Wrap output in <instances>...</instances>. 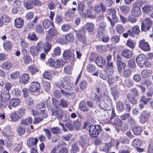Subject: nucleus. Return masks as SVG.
<instances>
[{
    "label": "nucleus",
    "instance_id": "nucleus-62",
    "mask_svg": "<svg viewBox=\"0 0 153 153\" xmlns=\"http://www.w3.org/2000/svg\"><path fill=\"white\" fill-rule=\"evenodd\" d=\"M51 131L53 134H60L61 132V129L57 127L52 128Z\"/></svg>",
    "mask_w": 153,
    "mask_h": 153
},
{
    "label": "nucleus",
    "instance_id": "nucleus-51",
    "mask_svg": "<svg viewBox=\"0 0 153 153\" xmlns=\"http://www.w3.org/2000/svg\"><path fill=\"white\" fill-rule=\"evenodd\" d=\"M61 51L60 48L57 47L53 50V53L52 54L53 56H56L60 55L61 54Z\"/></svg>",
    "mask_w": 153,
    "mask_h": 153
},
{
    "label": "nucleus",
    "instance_id": "nucleus-15",
    "mask_svg": "<svg viewBox=\"0 0 153 153\" xmlns=\"http://www.w3.org/2000/svg\"><path fill=\"white\" fill-rule=\"evenodd\" d=\"M128 32L131 35V36L134 37V35H138L140 32V29L139 27L137 25L134 26L131 29L128 30Z\"/></svg>",
    "mask_w": 153,
    "mask_h": 153
},
{
    "label": "nucleus",
    "instance_id": "nucleus-1",
    "mask_svg": "<svg viewBox=\"0 0 153 153\" xmlns=\"http://www.w3.org/2000/svg\"><path fill=\"white\" fill-rule=\"evenodd\" d=\"M88 131L91 137L94 138H97L102 131V128L100 125H91L89 126Z\"/></svg>",
    "mask_w": 153,
    "mask_h": 153
},
{
    "label": "nucleus",
    "instance_id": "nucleus-47",
    "mask_svg": "<svg viewBox=\"0 0 153 153\" xmlns=\"http://www.w3.org/2000/svg\"><path fill=\"white\" fill-rule=\"evenodd\" d=\"M11 93L15 97H19L21 94L20 90L18 88H14L11 91Z\"/></svg>",
    "mask_w": 153,
    "mask_h": 153
},
{
    "label": "nucleus",
    "instance_id": "nucleus-4",
    "mask_svg": "<svg viewBox=\"0 0 153 153\" xmlns=\"http://www.w3.org/2000/svg\"><path fill=\"white\" fill-rule=\"evenodd\" d=\"M99 106L100 108L105 110L108 111L112 108V103L111 100L106 101L104 102H100Z\"/></svg>",
    "mask_w": 153,
    "mask_h": 153
},
{
    "label": "nucleus",
    "instance_id": "nucleus-64",
    "mask_svg": "<svg viewBox=\"0 0 153 153\" xmlns=\"http://www.w3.org/2000/svg\"><path fill=\"white\" fill-rule=\"evenodd\" d=\"M73 125L75 128L78 130L80 128L81 124L78 120H77L74 121Z\"/></svg>",
    "mask_w": 153,
    "mask_h": 153
},
{
    "label": "nucleus",
    "instance_id": "nucleus-27",
    "mask_svg": "<svg viewBox=\"0 0 153 153\" xmlns=\"http://www.w3.org/2000/svg\"><path fill=\"white\" fill-rule=\"evenodd\" d=\"M95 62L100 67L102 68L105 64V61L102 57H97L95 59Z\"/></svg>",
    "mask_w": 153,
    "mask_h": 153
},
{
    "label": "nucleus",
    "instance_id": "nucleus-17",
    "mask_svg": "<svg viewBox=\"0 0 153 153\" xmlns=\"http://www.w3.org/2000/svg\"><path fill=\"white\" fill-rule=\"evenodd\" d=\"M38 142L37 138L30 137L27 140V145L30 147L36 146Z\"/></svg>",
    "mask_w": 153,
    "mask_h": 153
},
{
    "label": "nucleus",
    "instance_id": "nucleus-26",
    "mask_svg": "<svg viewBox=\"0 0 153 153\" xmlns=\"http://www.w3.org/2000/svg\"><path fill=\"white\" fill-rule=\"evenodd\" d=\"M118 60L116 62V65L118 67V69L120 72L122 68H124L126 66L125 64L121 61L120 60V56H118Z\"/></svg>",
    "mask_w": 153,
    "mask_h": 153
},
{
    "label": "nucleus",
    "instance_id": "nucleus-63",
    "mask_svg": "<svg viewBox=\"0 0 153 153\" xmlns=\"http://www.w3.org/2000/svg\"><path fill=\"white\" fill-rule=\"evenodd\" d=\"M131 73V71L129 69H125L123 73V75L124 77H127L130 76Z\"/></svg>",
    "mask_w": 153,
    "mask_h": 153
},
{
    "label": "nucleus",
    "instance_id": "nucleus-7",
    "mask_svg": "<svg viewBox=\"0 0 153 153\" xmlns=\"http://www.w3.org/2000/svg\"><path fill=\"white\" fill-rule=\"evenodd\" d=\"M0 97L2 102H6L8 101L11 97L9 92L5 90L1 92Z\"/></svg>",
    "mask_w": 153,
    "mask_h": 153
},
{
    "label": "nucleus",
    "instance_id": "nucleus-24",
    "mask_svg": "<svg viewBox=\"0 0 153 153\" xmlns=\"http://www.w3.org/2000/svg\"><path fill=\"white\" fill-rule=\"evenodd\" d=\"M42 25L45 29L48 28L51 25L53 26V22L49 20L46 19L42 21Z\"/></svg>",
    "mask_w": 153,
    "mask_h": 153
},
{
    "label": "nucleus",
    "instance_id": "nucleus-8",
    "mask_svg": "<svg viewBox=\"0 0 153 153\" xmlns=\"http://www.w3.org/2000/svg\"><path fill=\"white\" fill-rule=\"evenodd\" d=\"M150 113L148 111L143 110L141 114V117L140 118V122L142 123H144L146 121V120L149 118Z\"/></svg>",
    "mask_w": 153,
    "mask_h": 153
},
{
    "label": "nucleus",
    "instance_id": "nucleus-11",
    "mask_svg": "<svg viewBox=\"0 0 153 153\" xmlns=\"http://www.w3.org/2000/svg\"><path fill=\"white\" fill-rule=\"evenodd\" d=\"M116 11L114 9H109L107 12V18L109 19V18H112L115 21H117L118 18L116 16Z\"/></svg>",
    "mask_w": 153,
    "mask_h": 153
},
{
    "label": "nucleus",
    "instance_id": "nucleus-54",
    "mask_svg": "<svg viewBox=\"0 0 153 153\" xmlns=\"http://www.w3.org/2000/svg\"><path fill=\"white\" fill-rule=\"evenodd\" d=\"M117 109L119 111H122L124 109L123 104L120 101H118L116 104Z\"/></svg>",
    "mask_w": 153,
    "mask_h": 153
},
{
    "label": "nucleus",
    "instance_id": "nucleus-14",
    "mask_svg": "<svg viewBox=\"0 0 153 153\" xmlns=\"http://www.w3.org/2000/svg\"><path fill=\"white\" fill-rule=\"evenodd\" d=\"M63 56L65 59H70L72 61H74L75 59L74 53L68 50H65L64 52Z\"/></svg>",
    "mask_w": 153,
    "mask_h": 153
},
{
    "label": "nucleus",
    "instance_id": "nucleus-44",
    "mask_svg": "<svg viewBox=\"0 0 153 153\" xmlns=\"http://www.w3.org/2000/svg\"><path fill=\"white\" fill-rule=\"evenodd\" d=\"M124 83L125 85L128 88L132 87L134 85V82L130 78L126 79L125 80Z\"/></svg>",
    "mask_w": 153,
    "mask_h": 153
},
{
    "label": "nucleus",
    "instance_id": "nucleus-30",
    "mask_svg": "<svg viewBox=\"0 0 153 153\" xmlns=\"http://www.w3.org/2000/svg\"><path fill=\"white\" fill-rule=\"evenodd\" d=\"M152 74V71L149 69L143 70L141 72V74L142 76L144 78H147L150 76Z\"/></svg>",
    "mask_w": 153,
    "mask_h": 153
},
{
    "label": "nucleus",
    "instance_id": "nucleus-57",
    "mask_svg": "<svg viewBox=\"0 0 153 153\" xmlns=\"http://www.w3.org/2000/svg\"><path fill=\"white\" fill-rule=\"evenodd\" d=\"M66 39L69 42H72L74 39V36L72 33H69L65 36Z\"/></svg>",
    "mask_w": 153,
    "mask_h": 153
},
{
    "label": "nucleus",
    "instance_id": "nucleus-21",
    "mask_svg": "<svg viewBox=\"0 0 153 153\" xmlns=\"http://www.w3.org/2000/svg\"><path fill=\"white\" fill-rule=\"evenodd\" d=\"M20 103V101L17 98H12L9 101V104L13 107H16L18 106Z\"/></svg>",
    "mask_w": 153,
    "mask_h": 153
},
{
    "label": "nucleus",
    "instance_id": "nucleus-38",
    "mask_svg": "<svg viewBox=\"0 0 153 153\" xmlns=\"http://www.w3.org/2000/svg\"><path fill=\"white\" fill-rule=\"evenodd\" d=\"M142 127L139 126H135L132 129L133 132L134 134L136 135L140 134L142 131Z\"/></svg>",
    "mask_w": 153,
    "mask_h": 153
},
{
    "label": "nucleus",
    "instance_id": "nucleus-22",
    "mask_svg": "<svg viewBox=\"0 0 153 153\" xmlns=\"http://www.w3.org/2000/svg\"><path fill=\"white\" fill-rule=\"evenodd\" d=\"M24 25V20L23 19L19 18H16L14 21V25L18 28L22 27Z\"/></svg>",
    "mask_w": 153,
    "mask_h": 153
},
{
    "label": "nucleus",
    "instance_id": "nucleus-48",
    "mask_svg": "<svg viewBox=\"0 0 153 153\" xmlns=\"http://www.w3.org/2000/svg\"><path fill=\"white\" fill-rule=\"evenodd\" d=\"M118 140L122 144H128L129 142L128 139L124 136L120 137Z\"/></svg>",
    "mask_w": 153,
    "mask_h": 153
},
{
    "label": "nucleus",
    "instance_id": "nucleus-34",
    "mask_svg": "<svg viewBox=\"0 0 153 153\" xmlns=\"http://www.w3.org/2000/svg\"><path fill=\"white\" fill-rule=\"evenodd\" d=\"M111 123L113 125L121 127L122 125V121L119 118H116L114 120H111Z\"/></svg>",
    "mask_w": 153,
    "mask_h": 153
},
{
    "label": "nucleus",
    "instance_id": "nucleus-9",
    "mask_svg": "<svg viewBox=\"0 0 153 153\" xmlns=\"http://www.w3.org/2000/svg\"><path fill=\"white\" fill-rule=\"evenodd\" d=\"M144 12L147 13L153 18V6L149 4H145L142 8Z\"/></svg>",
    "mask_w": 153,
    "mask_h": 153
},
{
    "label": "nucleus",
    "instance_id": "nucleus-12",
    "mask_svg": "<svg viewBox=\"0 0 153 153\" xmlns=\"http://www.w3.org/2000/svg\"><path fill=\"white\" fill-rule=\"evenodd\" d=\"M106 26V23L104 22H101L99 24L97 31L98 35L100 36L102 33H104Z\"/></svg>",
    "mask_w": 153,
    "mask_h": 153
},
{
    "label": "nucleus",
    "instance_id": "nucleus-49",
    "mask_svg": "<svg viewBox=\"0 0 153 153\" xmlns=\"http://www.w3.org/2000/svg\"><path fill=\"white\" fill-rule=\"evenodd\" d=\"M51 27L48 31V34L51 36H55L56 31L54 26Z\"/></svg>",
    "mask_w": 153,
    "mask_h": 153
},
{
    "label": "nucleus",
    "instance_id": "nucleus-43",
    "mask_svg": "<svg viewBox=\"0 0 153 153\" xmlns=\"http://www.w3.org/2000/svg\"><path fill=\"white\" fill-rule=\"evenodd\" d=\"M87 70L89 73H92L96 70V67L92 64H88L87 67Z\"/></svg>",
    "mask_w": 153,
    "mask_h": 153
},
{
    "label": "nucleus",
    "instance_id": "nucleus-58",
    "mask_svg": "<svg viewBox=\"0 0 153 153\" xmlns=\"http://www.w3.org/2000/svg\"><path fill=\"white\" fill-rule=\"evenodd\" d=\"M85 27L86 29L89 32H92L93 30V24L91 23H88L86 24Z\"/></svg>",
    "mask_w": 153,
    "mask_h": 153
},
{
    "label": "nucleus",
    "instance_id": "nucleus-5",
    "mask_svg": "<svg viewBox=\"0 0 153 153\" xmlns=\"http://www.w3.org/2000/svg\"><path fill=\"white\" fill-rule=\"evenodd\" d=\"M85 35V32L83 30H79L76 32V35L78 39L83 44L86 43V39Z\"/></svg>",
    "mask_w": 153,
    "mask_h": 153
},
{
    "label": "nucleus",
    "instance_id": "nucleus-28",
    "mask_svg": "<svg viewBox=\"0 0 153 153\" xmlns=\"http://www.w3.org/2000/svg\"><path fill=\"white\" fill-rule=\"evenodd\" d=\"M122 56L126 59H128L131 57L132 55V52L131 51L125 49L123 50L122 52Z\"/></svg>",
    "mask_w": 153,
    "mask_h": 153
},
{
    "label": "nucleus",
    "instance_id": "nucleus-29",
    "mask_svg": "<svg viewBox=\"0 0 153 153\" xmlns=\"http://www.w3.org/2000/svg\"><path fill=\"white\" fill-rule=\"evenodd\" d=\"M79 106L80 109L83 111L86 112L89 111V107L84 101H81L79 103Z\"/></svg>",
    "mask_w": 153,
    "mask_h": 153
},
{
    "label": "nucleus",
    "instance_id": "nucleus-60",
    "mask_svg": "<svg viewBox=\"0 0 153 153\" xmlns=\"http://www.w3.org/2000/svg\"><path fill=\"white\" fill-rule=\"evenodd\" d=\"M35 30L36 31L39 33L41 34L44 31L43 27L40 25H38L36 27Z\"/></svg>",
    "mask_w": 153,
    "mask_h": 153
},
{
    "label": "nucleus",
    "instance_id": "nucleus-41",
    "mask_svg": "<svg viewBox=\"0 0 153 153\" xmlns=\"http://www.w3.org/2000/svg\"><path fill=\"white\" fill-rule=\"evenodd\" d=\"M4 135L7 137L12 136L13 135V132L10 128H6L4 130Z\"/></svg>",
    "mask_w": 153,
    "mask_h": 153
},
{
    "label": "nucleus",
    "instance_id": "nucleus-52",
    "mask_svg": "<svg viewBox=\"0 0 153 153\" xmlns=\"http://www.w3.org/2000/svg\"><path fill=\"white\" fill-rule=\"evenodd\" d=\"M78 10L80 13H82L83 12L85 8V5L82 2H80L78 4Z\"/></svg>",
    "mask_w": 153,
    "mask_h": 153
},
{
    "label": "nucleus",
    "instance_id": "nucleus-35",
    "mask_svg": "<svg viewBox=\"0 0 153 153\" xmlns=\"http://www.w3.org/2000/svg\"><path fill=\"white\" fill-rule=\"evenodd\" d=\"M34 5V0H26L24 6L27 9H32Z\"/></svg>",
    "mask_w": 153,
    "mask_h": 153
},
{
    "label": "nucleus",
    "instance_id": "nucleus-3",
    "mask_svg": "<svg viewBox=\"0 0 153 153\" xmlns=\"http://www.w3.org/2000/svg\"><path fill=\"white\" fill-rule=\"evenodd\" d=\"M144 22L141 23V27L142 31H146L150 29L152 25V22L149 18H146L144 20Z\"/></svg>",
    "mask_w": 153,
    "mask_h": 153
},
{
    "label": "nucleus",
    "instance_id": "nucleus-39",
    "mask_svg": "<svg viewBox=\"0 0 153 153\" xmlns=\"http://www.w3.org/2000/svg\"><path fill=\"white\" fill-rule=\"evenodd\" d=\"M121 13L124 14L128 13L130 11L129 7L125 5H122L120 7Z\"/></svg>",
    "mask_w": 153,
    "mask_h": 153
},
{
    "label": "nucleus",
    "instance_id": "nucleus-2",
    "mask_svg": "<svg viewBox=\"0 0 153 153\" xmlns=\"http://www.w3.org/2000/svg\"><path fill=\"white\" fill-rule=\"evenodd\" d=\"M42 44L41 42H39L36 46H31L30 49V51L31 55L33 56H36L39 52L42 50Z\"/></svg>",
    "mask_w": 153,
    "mask_h": 153
},
{
    "label": "nucleus",
    "instance_id": "nucleus-20",
    "mask_svg": "<svg viewBox=\"0 0 153 153\" xmlns=\"http://www.w3.org/2000/svg\"><path fill=\"white\" fill-rule=\"evenodd\" d=\"M61 92L62 94L65 96V97L68 99H71L74 98L75 96V93L71 92H70L65 91L62 89H61Z\"/></svg>",
    "mask_w": 153,
    "mask_h": 153
},
{
    "label": "nucleus",
    "instance_id": "nucleus-53",
    "mask_svg": "<svg viewBox=\"0 0 153 153\" xmlns=\"http://www.w3.org/2000/svg\"><path fill=\"white\" fill-rule=\"evenodd\" d=\"M46 104L45 102H40L38 103L36 106L35 108L37 110H40L41 109H45V106Z\"/></svg>",
    "mask_w": 153,
    "mask_h": 153
},
{
    "label": "nucleus",
    "instance_id": "nucleus-25",
    "mask_svg": "<svg viewBox=\"0 0 153 153\" xmlns=\"http://www.w3.org/2000/svg\"><path fill=\"white\" fill-rule=\"evenodd\" d=\"M19 117V115L18 114L17 112L15 111L11 113L10 115L9 116L10 120L13 122L16 121L18 120Z\"/></svg>",
    "mask_w": 153,
    "mask_h": 153
},
{
    "label": "nucleus",
    "instance_id": "nucleus-13",
    "mask_svg": "<svg viewBox=\"0 0 153 153\" xmlns=\"http://www.w3.org/2000/svg\"><path fill=\"white\" fill-rule=\"evenodd\" d=\"M132 15L134 17H139L142 14L140 9L138 6H135L133 7L131 10Z\"/></svg>",
    "mask_w": 153,
    "mask_h": 153
},
{
    "label": "nucleus",
    "instance_id": "nucleus-16",
    "mask_svg": "<svg viewBox=\"0 0 153 153\" xmlns=\"http://www.w3.org/2000/svg\"><path fill=\"white\" fill-rule=\"evenodd\" d=\"M40 85L36 82H33L31 83L29 87V90L32 92L38 91L40 89Z\"/></svg>",
    "mask_w": 153,
    "mask_h": 153
},
{
    "label": "nucleus",
    "instance_id": "nucleus-6",
    "mask_svg": "<svg viewBox=\"0 0 153 153\" xmlns=\"http://www.w3.org/2000/svg\"><path fill=\"white\" fill-rule=\"evenodd\" d=\"M146 60V56L144 54H140L136 58V62L140 67H142L143 66Z\"/></svg>",
    "mask_w": 153,
    "mask_h": 153
},
{
    "label": "nucleus",
    "instance_id": "nucleus-10",
    "mask_svg": "<svg viewBox=\"0 0 153 153\" xmlns=\"http://www.w3.org/2000/svg\"><path fill=\"white\" fill-rule=\"evenodd\" d=\"M139 46L140 48L145 51H149L150 48L148 43L144 40H142L139 42Z\"/></svg>",
    "mask_w": 153,
    "mask_h": 153
},
{
    "label": "nucleus",
    "instance_id": "nucleus-46",
    "mask_svg": "<svg viewBox=\"0 0 153 153\" xmlns=\"http://www.w3.org/2000/svg\"><path fill=\"white\" fill-rule=\"evenodd\" d=\"M88 86L87 82L85 80H83L81 81L79 84V87L81 91H82L86 89Z\"/></svg>",
    "mask_w": 153,
    "mask_h": 153
},
{
    "label": "nucleus",
    "instance_id": "nucleus-23",
    "mask_svg": "<svg viewBox=\"0 0 153 153\" xmlns=\"http://www.w3.org/2000/svg\"><path fill=\"white\" fill-rule=\"evenodd\" d=\"M12 63L10 61H5L1 65V67L3 69L5 70H8L12 67Z\"/></svg>",
    "mask_w": 153,
    "mask_h": 153
},
{
    "label": "nucleus",
    "instance_id": "nucleus-61",
    "mask_svg": "<svg viewBox=\"0 0 153 153\" xmlns=\"http://www.w3.org/2000/svg\"><path fill=\"white\" fill-rule=\"evenodd\" d=\"M51 73L48 71H45L43 74V77L45 79L50 80L52 79Z\"/></svg>",
    "mask_w": 153,
    "mask_h": 153
},
{
    "label": "nucleus",
    "instance_id": "nucleus-33",
    "mask_svg": "<svg viewBox=\"0 0 153 153\" xmlns=\"http://www.w3.org/2000/svg\"><path fill=\"white\" fill-rule=\"evenodd\" d=\"M89 99L93 100H95L97 102L100 101V98L97 94L93 92H91L88 96Z\"/></svg>",
    "mask_w": 153,
    "mask_h": 153
},
{
    "label": "nucleus",
    "instance_id": "nucleus-19",
    "mask_svg": "<svg viewBox=\"0 0 153 153\" xmlns=\"http://www.w3.org/2000/svg\"><path fill=\"white\" fill-rule=\"evenodd\" d=\"M94 9L95 11L97 13H99L101 11L102 12H105L106 10V7L102 3L95 6Z\"/></svg>",
    "mask_w": 153,
    "mask_h": 153
},
{
    "label": "nucleus",
    "instance_id": "nucleus-32",
    "mask_svg": "<svg viewBox=\"0 0 153 153\" xmlns=\"http://www.w3.org/2000/svg\"><path fill=\"white\" fill-rule=\"evenodd\" d=\"M114 66L112 62H108L107 63L106 66V70L110 74H112L114 72Z\"/></svg>",
    "mask_w": 153,
    "mask_h": 153
},
{
    "label": "nucleus",
    "instance_id": "nucleus-59",
    "mask_svg": "<svg viewBox=\"0 0 153 153\" xmlns=\"http://www.w3.org/2000/svg\"><path fill=\"white\" fill-rule=\"evenodd\" d=\"M79 151V148L76 143H74L73 145L71 150V153H76Z\"/></svg>",
    "mask_w": 153,
    "mask_h": 153
},
{
    "label": "nucleus",
    "instance_id": "nucleus-18",
    "mask_svg": "<svg viewBox=\"0 0 153 153\" xmlns=\"http://www.w3.org/2000/svg\"><path fill=\"white\" fill-rule=\"evenodd\" d=\"M30 79V76L27 74H24L20 76L19 78L20 83L22 84H26Z\"/></svg>",
    "mask_w": 153,
    "mask_h": 153
},
{
    "label": "nucleus",
    "instance_id": "nucleus-40",
    "mask_svg": "<svg viewBox=\"0 0 153 153\" xmlns=\"http://www.w3.org/2000/svg\"><path fill=\"white\" fill-rule=\"evenodd\" d=\"M142 143V141L138 139L134 140L132 142L133 146L136 148L140 146Z\"/></svg>",
    "mask_w": 153,
    "mask_h": 153
},
{
    "label": "nucleus",
    "instance_id": "nucleus-50",
    "mask_svg": "<svg viewBox=\"0 0 153 153\" xmlns=\"http://www.w3.org/2000/svg\"><path fill=\"white\" fill-rule=\"evenodd\" d=\"M51 46L50 44L47 42L44 44V52L46 53L48 52L51 50Z\"/></svg>",
    "mask_w": 153,
    "mask_h": 153
},
{
    "label": "nucleus",
    "instance_id": "nucleus-56",
    "mask_svg": "<svg viewBox=\"0 0 153 153\" xmlns=\"http://www.w3.org/2000/svg\"><path fill=\"white\" fill-rule=\"evenodd\" d=\"M32 119L30 117H28L25 119H23L21 121V123L24 125L27 124L28 123H31L32 122Z\"/></svg>",
    "mask_w": 153,
    "mask_h": 153
},
{
    "label": "nucleus",
    "instance_id": "nucleus-55",
    "mask_svg": "<svg viewBox=\"0 0 153 153\" xmlns=\"http://www.w3.org/2000/svg\"><path fill=\"white\" fill-rule=\"evenodd\" d=\"M27 37L29 39L32 41H36L38 39L36 35L33 33H29Z\"/></svg>",
    "mask_w": 153,
    "mask_h": 153
},
{
    "label": "nucleus",
    "instance_id": "nucleus-45",
    "mask_svg": "<svg viewBox=\"0 0 153 153\" xmlns=\"http://www.w3.org/2000/svg\"><path fill=\"white\" fill-rule=\"evenodd\" d=\"M104 33H102L101 35H99L97 34V37L100 38L103 42L107 43L109 40V38L106 36H104Z\"/></svg>",
    "mask_w": 153,
    "mask_h": 153
},
{
    "label": "nucleus",
    "instance_id": "nucleus-31",
    "mask_svg": "<svg viewBox=\"0 0 153 153\" xmlns=\"http://www.w3.org/2000/svg\"><path fill=\"white\" fill-rule=\"evenodd\" d=\"M76 10V9L75 8H73L72 9L68 10L65 12V14L70 18H73L75 16Z\"/></svg>",
    "mask_w": 153,
    "mask_h": 153
},
{
    "label": "nucleus",
    "instance_id": "nucleus-42",
    "mask_svg": "<svg viewBox=\"0 0 153 153\" xmlns=\"http://www.w3.org/2000/svg\"><path fill=\"white\" fill-rule=\"evenodd\" d=\"M116 31L118 34H122L124 31V27L121 24H117L116 26Z\"/></svg>",
    "mask_w": 153,
    "mask_h": 153
},
{
    "label": "nucleus",
    "instance_id": "nucleus-36",
    "mask_svg": "<svg viewBox=\"0 0 153 153\" xmlns=\"http://www.w3.org/2000/svg\"><path fill=\"white\" fill-rule=\"evenodd\" d=\"M111 94L113 97L114 100H116L118 97V91L115 88L111 87L110 88Z\"/></svg>",
    "mask_w": 153,
    "mask_h": 153
},
{
    "label": "nucleus",
    "instance_id": "nucleus-37",
    "mask_svg": "<svg viewBox=\"0 0 153 153\" xmlns=\"http://www.w3.org/2000/svg\"><path fill=\"white\" fill-rule=\"evenodd\" d=\"M12 44L11 42L7 40L4 42L3 43V46L5 50H10L12 48Z\"/></svg>",
    "mask_w": 153,
    "mask_h": 153
}]
</instances>
